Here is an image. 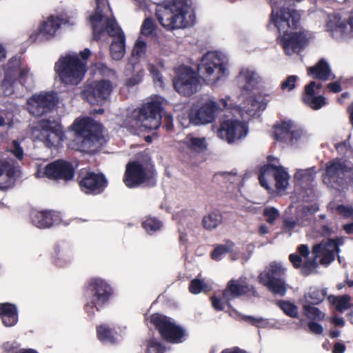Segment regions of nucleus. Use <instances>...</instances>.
Wrapping results in <instances>:
<instances>
[{"label": "nucleus", "mask_w": 353, "mask_h": 353, "mask_svg": "<svg viewBox=\"0 0 353 353\" xmlns=\"http://www.w3.org/2000/svg\"><path fill=\"white\" fill-rule=\"evenodd\" d=\"M270 22L283 34L279 39V43L286 54L290 55L302 51L307 43L304 32H288V30H296L300 23L301 14L294 10L283 7L275 10L272 8Z\"/></svg>", "instance_id": "obj_1"}, {"label": "nucleus", "mask_w": 353, "mask_h": 353, "mask_svg": "<svg viewBox=\"0 0 353 353\" xmlns=\"http://www.w3.org/2000/svg\"><path fill=\"white\" fill-rule=\"evenodd\" d=\"M162 111L161 102L157 98L152 99L142 104L141 108L134 109L127 121L132 126L148 130H157L161 123Z\"/></svg>", "instance_id": "obj_2"}, {"label": "nucleus", "mask_w": 353, "mask_h": 353, "mask_svg": "<svg viewBox=\"0 0 353 353\" xmlns=\"http://www.w3.org/2000/svg\"><path fill=\"white\" fill-rule=\"evenodd\" d=\"M87 66L76 54L61 56L54 64L59 81L65 85H77L84 78Z\"/></svg>", "instance_id": "obj_3"}, {"label": "nucleus", "mask_w": 353, "mask_h": 353, "mask_svg": "<svg viewBox=\"0 0 353 353\" xmlns=\"http://www.w3.org/2000/svg\"><path fill=\"white\" fill-rule=\"evenodd\" d=\"M74 128L83 137L82 148L89 154L99 152L103 143V125L90 117L75 120Z\"/></svg>", "instance_id": "obj_4"}, {"label": "nucleus", "mask_w": 353, "mask_h": 353, "mask_svg": "<svg viewBox=\"0 0 353 353\" xmlns=\"http://www.w3.org/2000/svg\"><path fill=\"white\" fill-rule=\"evenodd\" d=\"M188 0H174L168 4H159L156 17L159 23L167 30L185 26L184 20L188 8Z\"/></svg>", "instance_id": "obj_5"}, {"label": "nucleus", "mask_w": 353, "mask_h": 353, "mask_svg": "<svg viewBox=\"0 0 353 353\" xmlns=\"http://www.w3.org/2000/svg\"><path fill=\"white\" fill-rule=\"evenodd\" d=\"M90 294V301L85 304L84 310L86 314L93 317L95 314L94 309L100 311L107 305L114 294L112 286L101 278L90 279L86 287Z\"/></svg>", "instance_id": "obj_6"}, {"label": "nucleus", "mask_w": 353, "mask_h": 353, "mask_svg": "<svg viewBox=\"0 0 353 353\" xmlns=\"http://www.w3.org/2000/svg\"><path fill=\"white\" fill-rule=\"evenodd\" d=\"M150 322L154 326L162 339L166 342L172 344L181 343L188 337L186 330L169 316L154 313L150 317Z\"/></svg>", "instance_id": "obj_7"}, {"label": "nucleus", "mask_w": 353, "mask_h": 353, "mask_svg": "<svg viewBox=\"0 0 353 353\" xmlns=\"http://www.w3.org/2000/svg\"><path fill=\"white\" fill-rule=\"evenodd\" d=\"M156 174L152 166L132 161L126 165L123 181L129 188H137L143 183L154 186L156 183Z\"/></svg>", "instance_id": "obj_8"}, {"label": "nucleus", "mask_w": 353, "mask_h": 353, "mask_svg": "<svg viewBox=\"0 0 353 353\" xmlns=\"http://www.w3.org/2000/svg\"><path fill=\"white\" fill-rule=\"evenodd\" d=\"M290 179V175L283 166L265 164L260 168L259 181L262 187L268 191L273 186L279 191L285 190Z\"/></svg>", "instance_id": "obj_9"}, {"label": "nucleus", "mask_w": 353, "mask_h": 353, "mask_svg": "<svg viewBox=\"0 0 353 353\" xmlns=\"http://www.w3.org/2000/svg\"><path fill=\"white\" fill-rule=\"evenodd\" d=\"M285 269L281 263L272 262L259 276V282L274 294L283 296L287 291L283 278Z\"/></svg>", "instance_id": "obj_10"}, {"label": "nucleus", "mask_w": 353, "mask_h": 353, "mask_svg": "<svg viewBox=\"0 0 353 353\" xmlns=\"http://www.w3.org/2000/svg\"><path fill=\"white\" fill-rule=\"evenodd\" d=\"M112 91L113 85L110 80H95L83 86L81 97L92 105L103 106L108 101Z\"/></svg>", "instance_id": "obj_11"}, {"label": "nucleus", "mask_w": 353, "mask_h": 353, "mask_svg": "<svg viewBox=\"0 0 353 353\" xmlns=\"http://www.w3.org/2000/svg\"><path fill=\"white\" fill-rule=\"evenodd\" d=\"M351 171L345 161L334 159L327 163L323 181L331 188L343 191L347 185L348 174Z\"/></svg>", "instance_id": "obj_12"}, {"label": "nucleus", "mask_w": 353, "mask_h": 353, "mask_svg": "<svg viewBox=\"0 0 353 353\" xmlns=\"http://www.w3.org/2000/svg\"><path fill=\"white\" fill-rule=\"evenodd\" d=\"M77 182L82 192L91 195L103 193L108 185V179L104 174L96 173L85 169L79 172Z\"/></svg>", "instance_id": "obj_13"}, {"label": "nucleus", "mask_w": 353, "mask_h": 353, "mask_svg": "<svg viewBox=\"0 0 353 353\" xmlns=\"http://www.w3.org/2000/svg\"><path fill=\"white\" fill-rule=\"evenodd\" d=\"M199 80L196 73L188 66L181 65L176 70L173 85L179 94L190 97L197 91Z\"/></svg>", "instance_id": "obj_14"}, {"label": "nucleus", "mask_w": 353, "mask_h": 353, "mask_svg": "<svg viewBox=\"0 0 353 353\" xmlns=\"http://www.w3.org/2000/svg\"><path fill=\"white\" fill-rule=\"evenodd\" d=\"M57 102L54 92H44L34 94L28 99V110L34 117H41L50 112Z\"/></svg>", "instance_id": "obj_15"}, {"label": "nucleus", "mask_w": 353, "mask_h": 353, "mask_svg": "<svg viewBox=\"0 0 353 353\" xmlns=\"http://www.w3.org/2000/svg\"><path fill=\"white\" fill-rule=\"evenodd\" d=\"M198 70L205 77H211L219 81L225 76L226 72L225 64L222 59L214 53L205 54L198 65Z\"/></svg>", "instance_id": "obj_16"}, {"label": "nucleus", "mask_w": 353, "mask_h": 353, "mask_svg": "<svg viewBox=\"0 0 353 353\" xmlns=\"http://www.w3.org/2000/svg\"><path fill=\"white\" fill-rule=\"evenodd\" d=\"M37 128L39 130V139L49 148L55 146L56 143L63 140L64 134L62 126L54 121L41 120L38 123Z\"/></svg>", "instance_id": "obj_17"}, {"label": "nucleus", "mask_w": 353, "mask_h": 353, "mask_svg": "<svg viewBox=\"0 0 353 353\" xmlns=\"http://www.w3.org/2000/svg\"><path fill=\"white\" fill-rule=\"evenodd\" d=\"M75 170L72 163L64 159H57L44 168V174L53 180H62L65 182L73 180Z\"/></svg>", "instance_id": "obj_18"}, {"label": "nucleus", "mask_w": 353, "mask_h": 353, "mask_svg": "<svg viewBox=\"0 0 353 353\" xmlns=\"http://www.w3.org/2000/svg\"><path fill=\"white\" fill-rule=\"evenodd\" d=\"M248 294L258 296V292L253 286L248 284L245 277L230 280L222 293L223 298L226 300L228 306H230L232 300Z\"/></svg>", "instance_id": "obj_19"}, {"label": "nucleus", "mask_w": 353, "mask_h": 353, "mask_svg": "<svg viewBox=\"0 0 353 353\" xmlns=\"http://www.w3.org/2000/svg\"><path fill=\"white\" fill-rule=\"evenodd\" d=\"M247 133L248 127L244 123L236 119H227L221 123L217 134L221 139L232 143L245 137Z\"/></svg>", "instance_id": "obj_20"}, {"label": "nucleus", "mask_w": 353, "mask_h": 353, "mask_svg": "<svg viewBox=\"0 0 353 353\" xmlns=\"http://www.w3.org/2000/svg\"><path fill=\"white\" fill-rule=\"evenodd\" d=\"M219 106L216 102L209 100L199 108H192L188 113L189 121L194 125L212 123Z\"/></svg>", "instance_id": "obj_21"}, {"label": "nucleus", "mask_w": 353, "mask_h": 353, "mask_svg": "<svg viewBox=\"0 0 353 353\" xmlns=\"http://www.w3.org/2000/svg\"><path fill=\"white\" fill-rule=\"evenodd\" d=\"M274 139L278 141L296 143L302 136V130L298 129L291 121H281L274 125Z\"/></svg>", "instance_id": "obj_22"}, {"label": "nucleus", "mask_w": 353, "mask_h": 353, "mask_svg": "<svg viewBox=\"0 0 353 353\" xmlns=\"http://www.w3.org/2000/svg\"><path fill=\"white\" fill-rule=\"evenodd\" d=\"M326 28L333 37H345L353 30V17L350 16L347 20L345 21L342 20L339 14H330Z\"/></svg>", "instance_id": "obj_23"}, {"label": "nucleus", "mask_w": 353, "mask_h": 353, "mask_svg": "<svg viewBox=\"0 0 353 353\" xmlns=\"http://www.w3.org/2000/svg\"><path fill=\"white\" fill-rule=\"evenodd\" d=\"M314 85V81H311L304 86L301 101L310 108L318 110L325 106L327 101L323 94H317V91L313 88Z\"/></svg>", "instance_id": "obj_24"}, {"label": "nucleus", "mask_w": 353, "mask_h": 353, "mask_svg": "<svg viewBox=\"0 0 353 353\" xmlns=\"http://www.w3.org/2000/svg\"><path fill=\"white\" fill-rule=\"evenodd\" d=\"M125 76L129 77L125 79V84L128 87H133L139 84L143 79L144 71L137 58H130L127 63L125 70Z\"/></svg>", "instance_id": "obj_25"}, {"label": "nucleus", "mask_w": 353, "mask_h": 353, "mask_svg": "<svg viewBox=\"0 0 353 353\" xmlns=\"http://www.w3.org/2000/svg\"><path fill=\"white\" fill-rule=\"evenodd\" d=\"M179 144L180 151L185 153L199 154L207 150L205 138L196 137L192 134H188Z\"/></svg>", "instance_id": "obj_26"}, {"label": "nucleus", "mask_w": 353, "mask_h": 353, "mask_svg": "<svg viewBox=\"0 0 353 353\" xmlns=\"http://www.w3.org/2000/svg\"><path fill=\"white\" fill-rule=\"evenodd\" d=\"M307 74L313 79L327 81L333 79L331 68L325 59H321L314 65L307 68Z\"/></svg>", "instance_id": "obj_27"}, {"label": "nucleus", "mask_w": 353, "mask_h": 353, "mask_svg": "<svg viewBox=\"0 0 353 353\" xmlns=\"http://www.w3.org/2000/svg\"><path fill=\"white\" fill-rule=\"evenodd\" d=\"M54 212L52 210L39 211L33 210L30 214L32 225L40 229L50 228L54 224Z\"/></svg>", "instance_id": "obj_28"}, {"label": "nucleus", "mask_w": 353, "mask_h": 353, "mask_svg": "<svg viewBox=\"0 0 353 353\" xmlns=\"http://www.w3.org/2000/svg\"><path fill=\"white\" fill-rule=\"evenodd\" d=\"M0 318L6 327H12L18 322V310L10 303H0Z\"/></svg>", "instance_id": "obj_29"}, {"label": "nucleus", "mask_w": 353, "mask_h": 353, "mask_svg": "<svg viewBox=\"0 0 353 353\" xmlns=\"http://www.w3.org/2000/svg\"><path fill=\"white\" fill-rule=\"evenodd\" d=\"M240 75L245 82L243 90L252 91L262 86L263 79L255 70L249 68L243 69L240 72Z\"/></svg>", "instance_id": "obj_30"}, {"label": "nucleus", "mask_w": 353, "mask_h": 353, "mask_svg": "<svg viewBox=\"0 0 353 353\" xmlns=\"http://www.w3.org/2000/svg\"><path fill=\"white\" fill-rule=\"evenodd\" d=\"M63 23V20L61 17L51 15L41 24L39 29L42 34V37L46 39H49L54 37Z\"/></svg>", "instance_id": "obj_31"}, {"label": "nucleus", "mask_w": 353, "mask_h": 353, "mask_svg": "<svg viewBox=\"0 0 353 353\" xmlns=\"http://www.w3.org/2000/svg\"><path fill=\"white\" fill-rule=\"evenodd\" d=\"M15 81V74L12 71L3 73L0 70V94L10 96L13 94Z\"/></svg>", "instance_id": "obj_32"}, {"label": "nucleus", "mask_w": 353, "mask_h": 353, "mask_svg": "<svg viewBox=\"0 0 353 353\" xmlns=\"http://www.w3.org/2000/svg\"><path fill=\"white\" fill-rule=\"evenodd\" d=\"M125 50V37L123 32L120 31L117 37L113 39L110 47L112 58L114 60H121L124 56Z\"/></svg>", "instance_id": "obj_33"}, {"label": "nucleus", "mask_w": 353, "mask_h": 353, "mask_svg": "<svg viewBox=\"0 0 353 353\" xmlns=\"http://www.w3.org/2000/svg\"><path fill=\"white\" fill-rule=\"evenodd\" d=\"M222 221V214L219 211H212L203 216L201 223L205 229L212 230L216 228Z\"/></svg>", "instance_id": "obj_34"}, {"label": "nucleus", "mask_w": 353, "mask_h": 353, "mask_svg": "<svg viewBox=\"0 0 353 353\" xmlns=\"http://www.w3.org/2000/svg\"><path fill=\"white\" fill-rule=\"evenodd\" d=\"M327 300L339 312H343L350 307V301L351 300V297L347 294L342 296L330 295L327 297Z\"/></svg>", "instance_id": "obj_35"}, {"label": "nucleus", "mask_w": 353, "mask_h": 353, "mask_svg": "<svg viewBox=\"0 0 353 353\" xmlns=\"http://www.w3.org/2000/svg\"><path fill=\"white\" fill-rule=\"evenodd\" d=\"M98 339L103 343L114 344L116 343L114 330L109 326L101 325L97 327Z\"/></svg>", "instance_id": "obj_36"}, {"label": "nucleus", "mask_w": 353, "mask_h": 353, "mask_svg": "<svg viewBox=\"0 0 353 353\" xmlns=\"http://www.w3.org/2000/svg\"><path fill=\"white\" fill-rule=\"evenodd\" d=\"M326 296V292L323 289L311 288L307 294L305 295L307 304L318 305L321 303Z\"/></svg>", "instance_id": "obj_37"}, {"label": "nucleus", "mask_w": 353, "mask_h": 353, "mask_svg": "<svg viewBox=\"0 0 353 353\" xmlns=\"http://www.w3.org/2000/svg\"><path fill=\"white\" fill-rule=\"evenodd\" d=\"M339 250L338 239H327L315 245L312 248V253H320L321 250L334 252Z\"/></svg>", "instance_id": "obj_38"}, {"label": "nucleus", "mask_w": 353, "mask_h": 353, "mask_svg": "<svg viewBox=\"0 0 353 353\" xmlns=\"http://www.w3.org/2000/svg\"><path fill=\"white\" fill-rule=\"evenodd\" d=\"M313 305L312 304H304L303 306L304 314L313 321H323L325 318V314Z\"/></svg>", "instance_id": "obj_39"}, {"label": "nucleus", "mask_w": 353, "mask_h": 353, "mask_svg": "<svg viewBox=\"0 0 353 353\" xmlns=\"http://www.w3.org/2000/svg\"><path fill=\"white\" fill-rule=\"evenodd\" d=\"M234 246V243L231 241H228L225 245H217L211 252V258L215 261L220 260L223 254L231 252Z\"/></svg>", "instance_id": "obj_40"}, {"label": "nucleus", "mask_w": 353, "mask_h": 353, "mask_svg": "<svg viewBox=\"0 0 353 353\" xmlns=\"http://www.w3.org/2000/svg\"><path fill=\"white\" fill-rule=\"evenodd\" d=\"M276 304L287 316L292 318L298 317V307L294 303L288 301L279 300Z\"/></svg>", "instance_id": "obj_41"}, {"label": "nucleus", "mask_w": 353, "mask_h": 353, "mask_svg": "<svg viewBox=\"0 0 353 353\" xmlns=\"http://www.w3.org/2000/svg\"><path fill=\"white\" fill-rule=\"evenodd\" d=\"M210 290V287L203 281L199 279L192 280L189 285V291L194 294L201 292H207Z\"/></svg>", "instance_id": "obj_42"}, {"label": "nucleus", "mask_w": 353, "mask_h": 353, "mask_svg": "<svg viewBox=\"0 0 353 353\" xmlns=\"http://www.w3.org/2000/svg\"><path fill=\"white\" fill-rule=\"evenodd\" d=\"M162 222L155 217H148L143 223L142 226L149 234H152L160 230Z\"/></svg>", "instance_id": "obj_43"}, {"label": "nucleus", "mask_w": 353, "mask_h": 353, "mask_svg": "<svg viewBox=\"0 0 353 353\" xmlns=\"http://www.w3.org/2000/svg\"><path fill=\"white\" fill-rule=\"evenodd\" d=\"M268 100H266L261 95L251 96L246 100L248 105H251L253 109L264 110L266 108Z\"/></svg>", "instance_id": "obj_44"}, {"label": "nucleus", "mask_w": 353, "mask_h": 353, "mask_svg": "<svg viewBox=\"0 0 353 353\" xmlns=\"http://www.w3.org/2000/svg\"><path fill=\"white\" fill-rule=\"evenodd\" d=\"M165 346L155 339L148 341L147 345V353H165Z\"/></svg>", "instance_id": "obj_45"}, {"label": "nucleus", "mask_w": 353, "mask_h": 353, "mask_svg": "<svg viewBox=\"0 0 353 353\" xmlns=\"http://www.w3.org/2000/svg\"><path fill=\"white\" fill-rule=\"evenodd\" d=\"M296 226H299V221L292 217H285L283 219L281 230L283 233L288 234L290 236Z\"/></svg>", "instance_id": "obj_46"}, {"label": "nucleus", "mask_w": 353, "mask_h": 353, "mask_svg": "<svg viewBox=\"0 0 353 353\" xmlns=\"http://www.w3.org/2000/svg\"><path fill=\"white\" fill-rule=\"evenodd\" d=\"M263 215L269 224L273 225L279 216V212L274 207L265 208L263 210Z\"/></svg>", "instance_id": "obj_47"}, {"label": "nucleus", "mask_w": 353, "mask_h": 353, "mask_svg": "<svg viewBox=\"0 0 353 353\" xmlns=\"http://www.w3.org/2000/svg\"><path fill=\"white\" fill-rule=\"evenodd\" d=\"M105 30L111 37L117 38L119 32L122 31L120 27H118L114 19L108 18L106 20Z\"/></svg>", "instance_id": "obj_48"}, {"label": "nucleus", "mask_w": 353, "mask_h": 353, "mask_svg": "<svg viewBox=\"0 0 353 353\" xmlns=\"http://www.w3.org/2000/svg\"><path fill=\"white\" fill-rule=\"evenodd\" d=\"M146 48L147 45L144 41L137 40L132 50L131 58L134 57L139 60V58L145 54Z\"/></svg>", "instance_id": "obj_49"}, {"label": "nucleus", "mask_w": 353, "mask_h": 353, "mask_svg": "<svg viewBox=\"0 0 353 353\" xmlns=\"http://www.w3.org/2000/svg\"><path fill=\"white\" fill-rule=\"evenodd\" d=\"M155 29V25L152 18H146L141 26V32L145 36L150 35Z\"/></svg>", "instance_id": "obj_50"}, {"label": "nucleus", "mask_w": 353, "mask_h": 353, "mask_svg": "<svg viewBox=\"0 0 353 353\" xmlns=\"http://www.w3.org/2000/svg\"><path fill=\"white\" fill-rule=\"evenodd\" d=\"M315 257L321 256L320 262L323 265H328L334 260L335 253L332 252H327L325 250H321L320 253H313Z\"/></svg>", "instance_id": "obj_51"}, {"label": "nucleus", "mask_w": 353, "mask_h": 353, "mask_svg": "<svg viewBox=\"0 0 353 353\" xmlns=\"http://www.w3.org/2000/svg\"><path fill=\"white\" fill-rule=\"evenodd\" d=\"M298 80V77L296 75H290L281 84V88L283 90L291 91L296 87V83Z\"/></svg>", "instance_id": "obj_52"}, {"label": "nucleus", "mask_w": 353, "mask_h": 353, "mask_svg": "<svg viewBox=\"0 0 353 353\" xmlns=\"http://www.w3.org/2000/svg\"><path fill=\"white\" fill-rule=\"evenodd\" d=\"M317 267L314 260L305 261L301 267V273L304 276H309Z\"/></svg>", "instance_id": "obj_53"}, {"label": "nucleus", "mask_w": 353, "mask_h": 353, "mask_svg": "<svg viewBox=\"0 0 353 353\" xmlns=\"http://www.w3.org/2000/svg\"><path fill=\"white\" fill-rule=\"evenodd\" d=\"M343 217L349 218L353 216V207L338 205L335 209Z\"/></svg>", "instance_id": "obj_54"}, {"label": "nucleus", "mask_w": 353, "mask_h": 353, "mask_svg": "<svg viewBox=\"0 0 353 353\" xmlns=\"http://www.w3.org/2000/svg\"><path fill=\"white\" fill-rule=\"evenodd\" d=\"M210 301H211L212 307L216 311H218V312L223 311L225 308V304H227L226 302L225 303L223 302L220 297H218L216 295H213V296H210Z\"/></svg>", "instance_id": "obj_55"}, {"label": "nucleus", "mask_w": 353, "mask_h": 353, "mask_svg": "<svg viewBox=\"0 0 353 353\" xmlns=\"http://www.w3.org/2000/svg\"><path fill=\"white\" fill-rule=\"evenodd\" d=\"M301 210H303V213H305V216H309L311 217L312 215L314 214L319 210V206L317 203H313L303 205Z\"/></svg>", "instance_id": "obj_56"}, {"label": "nucleus", "mask_w": 353, "mask_h": 353, "mask_svg": "<svg viewBox=\"0 0 353 353\" xmlns=\"http://www.w3.org/2000/svg\"><path fill=\"white\" fill-rule=\"evenodd\" d=\"M92 27L93 39L96 41H100L105 34V29L96 23H93Z\"/></svg>", "instance_id": "obj_57"}, {"label": "nucleus", "mask_w": 353, "mask_h": 353, "mask_svg": "<svg viewBox=\"0 0 353 353\" xmlns=\"http://www.w3.org/2000/svg\"><path fill=\"white\" fill-rule=\"evenodd\" d=\"M245 320L251 325L257 327H264L266 324L265 320L262 318H255L254 316H247L245 317Z\"/></svg>", "instance_id": "obj_58"}, {"label": "nucleus", "mask_w": 353, "mask_h": 353, "mask_svg": "<svg viewBox=\"0 0 353 353\" xmlns=\"http://www.w3.org/2000/svg\"><path fill=\"white\" fill-rule=\"evenodd\" d=\"M295 219L296 221H299V226L300 227L309 225L311 221L310 216H305V213H303L302 210L296 214Z\"/></svg>", "instance_id": "obj_59"}, {"label": "nucleus", "mask_w": 353, "mask_h": 353, "mask_svg": "<svg viewBox=\"0 0 353 353\" xmlns=\"http://www.w3.org/2000/svg\"><path fill=\"white\" fill-rule=\"evenodd\" d=\"M2 349L4 353H19L18 346L13 342H6L3 344Z\"/></svg>", "instance_id": "obj_60"}, {"label": "nucleus", "mask_w": 353, "mask_h": 353, "mask_svg": "<svg viewBox=\"0 0 353 353\" xmlns=\"http://www.w3.org/2000/svg\"><path fill=\"white\" fill-rule=\"evenodd\" d=\"M13 145V154L14 157L18 159L19 160H21L23 157V150L20 146L19 143L17 141H13L12 142Z\"/></svg>", "instance_id": "obj_61"}, {"label": "nucleus", "mask_w": 353, "mask_h": 353, "mask_svg": "<svg viewBox=\"0 0 353 353\" xmlns=\"http://www.w3.org/2000/svg\"><path fill=\"white\" fill-rule=\"evenodd\" d=\"M308 327L311 332L315 334H321L323 332V326L314 321H310L308 323Z\"/></svg>", "instance_id": "obj_62"}, {"label": "nucleus", "mask_w": 353, "mask_h": 353, "mask_svg": "<svg viewBox=\"0 0 353 353\" xmlns=\"http://www.w3.org/2000/svg\"><path fill=\"white\" fill-rule=\"evenodd\" d=\"M335 148L339 154H345L350 148V145L347 141H344L336 143Z\"/></svg>", "instance_id": "obj_63"}, {"label": "nucleus", "mask_w": 353, "mask_h": 353, "mask_svg": "<svg viewBox=\"0 0 353 353\" xmlns=\"http://www.w3.org/2000/svg\"><path fill=\"white\" fill-rule=\"evenodd\" d=\"M149 71L154 81H159L160 83L163 82L161 74L155 65H150L149 67Z\"/></svg>", "instance_id": "obj_64"}]
</instances>
